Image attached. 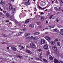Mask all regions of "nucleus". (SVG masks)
<instances>
[{"mask_svg": "<svg viewBox=\"0 0 63 63\" xmlns=\"http://www.w3.org/2000/svg\"><path fill=\"white\" fill-rule=\"evenodd\" d=\"M52 48L53 50H55V51L54 53L55 54H57V53L59 52V51L57 50V47L56 46H53L52 47Z\"/></svg>", "mask_w": 63, "mask_h": 63, "instance_id": "f257e3e1", "label": "nucleus"}, {"mask_svg": "<svg viewBox=\"0 0 63 63\" xmlns=\"http://www.w3.org/2000/svg\"><path fill=\"white\" fill-rule=\"evenodd\" d=\"M32 3H33L31 1L28 0L27 2H25V3H24V5L27 6L28 5H31Z\"/></svg>", "mask_w": 63, "mask_h": 63, "instance_id": "f03ea898", "label": "nucleus"}, {"mask_svg": "<svg viewBox=\"0 0 63 63\" xmlns=\"http://www.w3.org/2000/svg\"><path fill=\"white\" fill-rule=\"evenodd\" d=\"M30 47L32 48H33L35 47V45L33 42L31 43L30 44Z\"/></svg>", "mask_w": 63, "mask_h": 63, "instance_id": "7ed1b4c3", "label": "nucleus"}, {"mask_svg": "<svg viewBox=\"0 0 63 63\" xmlns=\"http://www.w3.org/2000/svg\"><path fill=\"white\" fill-rule=\"evenodd\" d=\"M40 5L42 6H44L46 5V3L42 1L40 2Z\"/></svg>", "mask_w": 63, "mask_h": 63, "instance_id": "20e7f679", "label": "nucleus"}, {"mask_svg": "<svg viewBox=\"0 0 63 63\" xmlns=\"http://www.w3.org/2000/svg\"><path fill=\"white\" fill-rule=\"evenodd\" d=\"M45 43V41L44 39H42L40 40V43L41 45Z\"/></svg>", "mask_w": 63, "mask_h": 63, "instance_id": "39448f33", "label": "nucleus"}, {"mask_svg": "<svg viewBox=\"0 0 63 63\" xmlns=\"http://www.w3.org/2000/svg\"><path fill=\"white\" fill-rule=\"evenodd\" d=\"M44 48L45 50L47 49H48V46L47 44L45 45L44 47Z\"/></svg>", "mask_w": 63, "mask_h": 63, "instance_id": "423d86ee", "label": "nucleus"}, {"mask_svg": "<svg viewBox=\"0 0 63 63\" xmlns=\"http://www.w3.org/2000/svg\"><path fill=\"white\" fill-rule=\"evenodd\" d=\"M6 16H7L8 17H10V16H11L10 15V14L8 13H7L6 14Z\"/></svg>", "mask_w": 63, "mask_h": 63, "instance_id": "0eeeda50", "label": "nucleus"}, {"mask_svg": "<svg viewBox=\"0 0 63 63\" xmlns=\"http://www.w3.org/2000/svg\"><path fill=\"white\" fill-rule=\"evenodd\" d=\"M38 7H39V9H43V10H44L45 9H46V7H45V8H42L40 6H39V5H38Z\"/></svg>", "mask_w": 63, "mask_h": 63, "instance_id": "6e6552de", "label": "nucleus"}, {"mask_svg": "<svg viewBox=\"0 0 63 63\" xmlns=\"http://www.w3.org/2000/svg\"><path fill=\"white\" fill-rule=\"evenodd\" d=\"M34 26V24H32L30 25L29 27L30 28H33V27Z\"/></svg>", "mask_w": 63, "mask_h": 63, "instance_id": "1a4fd4ad", "label": "nucleus"}, {"mask_svg": "<svg viewBox=\"0 0 63 63\" xmlns=\"http://www.w3.org/2000/svg\"><path fill=\"white\" fill-rule=\"evenodd\" d=\"M45 39L47 41H49L50 40V38L48 36H46L45 37Z\"/></svg>", "mask_w": 63, "mask_h": 63, "instance_id": "9d476101", "label": "nucleus"}, {"mask_svg": "<svg viewBox=\"0 0 63 63\" xmlns=\"http://www.w3.org/2000/svg\"><path fill=\"white\" fill-rule=\"evenodd\" d=\"M39 32H35L34 33V36H36V35H38L39 34H40V33H39Z\"/></svg>", "mask_w": 63, "mask_h": 63, "instance_id": "9b49d317", "label": "nucleus"}, {"mask_svg": "<svg viewBox=\"0 0 63 63\" xmlns=\"http://www.w3.org/2000/svg\"><path fill=\"white\" fill-rule=\"evenodd\" d=\"M1 36L4 37H7V35L6 34H5L4 33H2L1 34Z\"/></svg>", "mask_w": 63, "mask_h": 63, "instance_id": "f8f14e48", "label": "nucleus"}, {"mask_svg": "<svg viewBox=\"0 0 63 63\" xmlns=\"http://www.w3.org/2000/svg\"><path fill=\"white\" fill-rule=\"evenodd\" d=\"M55 63H59L58 60L57 59H54V62Z\"/></svg>", "mask_w": 63, "mask_h": 63, "instance_id": "ddd939ff", "label": "nucleus"}, {"mask_svg": "<svg viewBox=\"0 0 63 63\" xmlns=\"http://www.w3.org/2000/svg\"><path fill=\"white\" fill-rule=\"evenodd\" d=\"M12 49L14 51H16V48L14 47H12Z\"/></svg>", "mask_w": 63, "mask_h": 63, "instance_id": "4468645a", "label": "nucleus"}, {"mask_svg": "<svg viewBox=\"0 0 63 63\" xmlns=\"http://www.w3.org/2000/svg\"><path fill=\"white\" fill-rule=\"evenodd\" d=\"M22 34H23V33H22V32L19 33L18 34H16V36H18L21 35Z\"/></svg>", "mask_w": 63, "mask_h": 63, "instance_id": "2eb2a0df", "label": "nucleus"}, {"mask_svg": "<svg viewBox=\"0 0 63 63\" xmlns=\"http://www.w3.org/2000/svg\"><path fill=\"white\" fill-rule=\"evenodd\" d=\"M57 29H55L53 30V32L55 33L57 32Z\"/></svg>", "mask_w": 63, "mask_h": 63, "instance_id": "dca6fc26", "label": "nucleus"}, {"mask_svg": "<svg viewBox=\"0 0 63 63\" xmlns=\"http://www.w3.org/2000/svg\"><path fill=\"white\" fill-rule=\"evenodd\" d=\"M49 59L50 60H52L53 59V58L51 56H49Z\"/></svg>", "mask_w": 63, "mask_h": 63, "instance_id": "f3484780", "label": "nucleus"}, {"mask_svg": "<svg viewBox=\"0 0 63 63\" xmlns=\"http://www.w3.org/2000/svg\"><path fill=\"white\" fill-rule=\"evenodd\" d=\"M42 53H41L40 54V56H39V58H40V59H42V57L41 56L42 55Z\"/></svg>", "mask_w": 63, "mask_h": 63, "instance_id": "a211bd4d", "label": "nucleus"}, {"mask_svg": "<svg viewBox=\"0 0 63 63\" xmlns=\"http://www.w3.org/2000/svg\"><path fill=\"white\" fill-rule=\"evenodd\" d=\"M17 58L20 59H22V57L21 56H20L19 55L17 56Z\"/></svg>", "mask_w": 63, "mask_h": 63, "instance_id": "6ab92c4d", "label": "nucleus"}, {"mask_svg": "<svg viewBox=\"0 0 63 63\" xmlns=\"http://www.w3.org/2000/svg\"><path fill=\"white\" fill-rule=\"evenodd\" d=\"M51 44L52 45H53L55 44V42L54 41H51Z\"/></svg>", "mask_w": 63, "mask_h": 63, "instance_id": "aec40b11", "label": "nucleus"}, {"mask_svg": "<svg viewBox=\"0 0 63 63\" xmlns=\"http://www.w3.org/2000/svg\"><path fill=\"white\" fill-rule=\"evenodd\" d=\"M9 8L10 10H12L13 9V6L11 5H10L9 7Z\"/></svg>", "mask_w": 63, "mask_h": 63, "instance_id": "412c9836", "label": "nucleus"}, {"mask_svg": "<svg viewBox=\"0 0 63 63\" xmlns=\"http://www.w3.org/2000/svg\"><path fill=\"white\" fill-rule=\"evenodd\" d=\"M40 19L42 21L44 20V17L43 16H41Z\"/></svg>", "mask_w": 63, "mask_h": 63, "instance_id": "4be33fe9", "label": "nucleus"}, {"mask_svg": "<svg viewBox=\"0 0 63 63\" xmlns=\"http://www.w3.org/2000/svg\"><path fill=\"white\" fill-rule=\"evenodd\" d=\"M26 52L28 53H31V51L29 50H26Z\"/></svg>", "mask_w": 63, "mask_h": 63, "instance_id": "5701e85b", "label": "nucleus"}, {"mask_svg": "<svg viewBox=\"0 0 63 63\" xmlns=\"http://www.w3.org/2000/svg\"><path fill=\"white\" fill-rule=\"evenodd\" d=\"M29 35H30V33H26L25 34V36L26 37L28 36Z\"/></svg>", "mask_w": 63, "mask_h": 63, "instance_id": "b1692460", "label": "nucleus"}, {"mask_svg": "<svg viewBox=\"0 0 63 63\" xmlns=\"http://www.w3.org/2000/svg\"><path fill=\"white\" fill-rule=\"evenodd\" d=\"M30 21L29 20H26V21H25V23L27 24Z\"/></svg>", "mask_w": 63, "mask_h": 63, "instance_id": "393cba45", "label": "nucleus"}, {"mask_svg": "<svg viewBox=\"0 0 63 63\" xmlns=\"http://www.w3.org/2000/svg\"><path fill=\"white\" fill-rule=\"evenodd\" d=\"M60 43L59 42H58L57 43V45L58 46H60Z\"/></svg>", "mask_w": 63, "mask_h": 63, "instance_id": "a878e982", "label": "nucleus"}, {"mask_svg": "<svg viewBox=\"0 0 63 63\" xmlns=\"http://www.w3.org/2000/svg\"><path fill=\"white\" fill-rule=\"evenodd\" d=\"M43 61H44V62H45V63H47V60H46V59H43Z\"/></svg>", "mask_w": 63, "mask_h": 63, "instance_id": "bb28decb", "label": "nucleus"}, {"mask_svg": "<svg viewBox=\"0 0 63 63\" xmlns=\"http://www.w3.org/2000/svg\"><path fill=\"white\" fill-rule=\"evenodd\" d=\"M57 27L59 28H60L61 27H63L62 26L60 25H58L57 26Z\"/></svg>", "mask_w": 63, "mask_h": 63, "instance_id": "cd10ccee", "label": "nucleus"}, {"mask_svg": "<svg viewBox=\"0 0 63 63\" xmlns=\"http://www.w3.org/2000/svg\"><path fill=\"white\" fill-rule=\"evenodd\" d=\"M15 9L14 8L12 10V13H14V11H15Z\"/></svg>", "mask_w": 63, "mask_h": 63, "instance_id": "c85d7f7f", "label": "nucleus"}, {"mask_svg": "<svg viewBox=\"0 0 63 63\" xmlns=\"http://www.w3.org/2000/svg\"><path fill=\"white\" fill-rule=\"evenodd\" d=\"M47 55H49L50 54V53H49V51H47Z\"/></svg>", "mask_w": 63, "mask_h": 63, "instance_id": "c756f323", "label": "nucleus"}, {"mask_svg": "<svg viewBox=\"0 0 63 63\" xmlns=\"http://www.w3.org/2000/svg\"><path fill=\"white\" fill-rule=\"evenodd\" d=\"M35 59L37 60H40V59H39V58H35Z\"/></svg>", "mask_w": 63, "mask_h": 63, "instance_id": "7c9ffc66", "label": "nucleus"}, {"mask_svg": "<svg viewBox=\"0 0 63 63\" xmlns=\"http://www.w3.org/2000/svg\"><path fill=\"white\" fill-rule=\"evenodd\" d=\"M37 25H39L41 24V22H37Z\"/></svg>", "mask_w": 63, "mask_h": 63, "instance_id": "2f4dec72", "label": "nucleus"}, {"mask_svg": "<svg viewBox=\"0 0 63 63\" xmlns=\"http://www.w3.org/2000/svg\"><path fill=\"white\" fill-rule=\"evenodd\" d=\"M3 12L4 14H5L6 13V11H3Z\"/></svg>", "mask_w": 63, "mask_h": 63, "instance_id": "473e14b6", "label": "nucleus"}, {"mask_svg": "<svg viewBox=\"0 0 63 63\" xmlns=\"http://www.w3.org/2000/svg\"><path fill=\"white\" fill-rule=\"evenodd\" d=\"M52 16H53V15H51V16H50L49 17V19H51V18L52 17Z\"/></svg>", "mask_w": 63, "mask_h": 63, "instance_id": "72a5a7b5", "label": "nucleus"}, {"mask_svg": "<svg viewBox=\"0 0 63 63\" xmlns=\"http://www.w3.org/2000/svg\"><path fill=\"white\" fill-rule=\"evenodd\" d=\"M34 39L35 40H36L38 39V38L37 37H34Z\"/></svg>", "mask_w": 63, "mask_h": 63, "instance_id": "f704fd0d", "label": "nucleus"}, {"mask_svg": "<svg viewBox=\"0 0 63 63\" xmlns=\"http://www.w3.org/2000/svg\"><path fill=\"white\" fill-rule=\"evenodd\" d=\"M3 0H1L0 2V4H2V1H3Z\"/></svg>", "mask_w": 63, "mask_h": 63, "instance_id": "c9c22d12", "label": "nucleus"}, {"mask_svg": "<svg viewBox=\"0 0 63 63\" xmlns=\"http://www.w3.org/2000/svg\"><path fill=\"white\" fill-rule=\"evenodd\" d=\"M43 27L42 26H39V28L41 29V28H42Z\"/></svg>", "mask_w": 63, "mask_h": 63, "instance_id": "e433bc0d", "label": "nucleus"}, {"mask_svg": "<svg viewBox=\"0 0 63 63\" xmlns=\"http://www.w3.org/2000/svg\"><path fill=\"white\" fill-rule=\"evenodd\" d=\"M54 9L55 10H58V8H57L56 7H54Z\"/></svg>", "mask_w": 63, "mask_h": 63, "instance_id": "4c0bfd02", "label": "nucleus"}, {"mask_svg": "<svg viewBox=\"0 0 63 63\" xmlns=\"http://www.w3.org/2000/svg\"><path fill=\"white\" fill-rule=\"evenodd\" d=\"M49 27H50L51 28H50V29L53 28H54V26H51Z\"/></svg>", "mask_w": 63, "mask_h": 63, "instance_id": "58836bf2", "label": "nucleus"}, {"mask_svg": "<svg viewBox=\"0 0 63 63\" xmlns=\"http://www.w3.org/2000/svg\"><path fill=\"white\" fill-rule=\"evenodd\" d=\"M1 44H5V42H1Z\"/></svg>", "mask_w": 63, "mask_h": 63, "instance_id": "ea45409f", "label": "nucleus"}, {"mask_svg": "<svg viewBox=\"0 0 63 63\" xmlns=\"http://www.w3.org/2000/svg\"><path fill=\"white\" fill-rule=\"evenodd\" d=\"M3 14L2 12H0V16L2 15Z\"/></svg>", "mask_w": 63, "mask_h": 63, "instance_id": "a19ab883", "label": "nucleus"}, {"mask_svg": "<svg viewBox=\"0 0 63 63\" xmlns=\"http://www.w3.org/2000/svg\"><path fill=\"white\" fill-rule=\"evenodd\" d=\"M12 16H9V17H10V18L11 19H12Z\"/></svg>", "mask_w": 63, "mask_h": 63, "instance_id": "79ce46f5", "label": "nucleus"}, {"mask_svg": "<svg viewBox=\"0 0 63 63\" xmlns=\"http://www.w3.org/2000/svg\"><path fill=\"white\" fill-rule=\"evenodd\" d=\"M34 10H34V11H35L36 12L37 11V9L36 8H35L34 9Z\"/></svg>", "mask_w": 63, "mask_h": 63, "instance_id": "37998d69", "label": "nucleus"}, {"mask_svg": "<svg viewBox=\"0 0 63 63\" xmlns=\"http://www.w3.org/2000/svg\"><path fill=\"white\" fill-rule=\"evenodd\" d=\"M38 51L39 52L41 51H42V49H39V50H38Z\"/></svg>", "mask_w": 63, "mask_h": 63, "instance_id": "c03bdc74", "label": "nucleus"}, {"mask_svg": "<svg viewBox=\"0 0 63 63\" xmlns=\"http://www.w3.org/2000/svg\"><path fill=\"white\" fill-rule=\"evenodd\" d=\"M59 33L60 34L62 35H63V33H62V32H59Z\"/></svg>", "mask_w": 63, "mask_h": 63, "instance_id": "a18cd8bd", "label": "nucleus"}, {"mask_svg": "<svg viewBox=\"0 0 63 63\" xmlns=\"http://www.w3.org/2000/svg\"><path fill=\"white\" fill-rule=\"evenodd\" d=\"M26 39H30V36L27 37L26 38Z\"/></svg>", "mask_w": 63, "mask_h": 63, "instance_id": "49530a36", "label": "nucleus"}, {"mask_svg": "<svg viewBox=\"0 0 63 63\" xmlns=\"http://www.w3.org/2000/svg\"><path fill=\"white\" fill-rule=\"evenodd\" d=\"M32 20V18H29V19H28L27 20H29V21H30V20Z\"/></svg>", "mask_w": 63, "mask_h": 63, "instance_id": "de8ad7c7", "label": "nucleus"}, {"mask_svg": "<svg viewBox=\"0 0 63 63\" xmlns=\"http://www.w3.org/2000/svg\"><path fill=\"white\" fill-rule=\"evenodd\" d=\"M61 32H63V29H61Z\"/></svg>", "mask_w": 63, "mask_h": 63, "instance_id": "09e8293b", "label": "nucleus"}, {"mask_svg": "<svg viewBox=\"0 0 63 63\" xmlns=\"http://www.w3.org/2000/svg\"><path fill=\"white\" fill-rule=\"evenodd\" d=\"M55 3L58 4V1H57V0H56V1H55Z\"/></svg>", "mask_w": 63, "mask_h": 63, "instance_id": "8fccbe9b", "label": "nucleus"}, {"mask_svg": "<svg viewBox=\"0 0 63 63\" xmlns=\"http://www.w3.org/2000/svg\"><path fill=\"white\" fill-rule=\"evenodd\" d=\"M40 14L41 15H43V14H44V13H43V12H41V13H40Z\"/></svg>", "mask_w": 63, "mask_h": 63, "instance_id": "3c124183", "label": "nucleus"}, {"mask_svg": "<svg viewBox=\"0 0 63 63\" xmlns=\"http://www.w3.org/2000/svg\"><path fill=\"white\" fill-rule=\"evenodd\" d=\"M0 10L1 11H2L3 10V9H2L0 7Z\"/></svg>", "mask_w": 63, "mask_h": 63, "instance_id": "603ef678", "label": "nucleus"}, {"mask_svg": "<svg viewBox=\"0 0 63 63\" xmlns=\"http://www.w3.org/2000/svg\"><path fill=\"white\" fill-rule=\"evenodd\" d=\"M61 3H63V1L62 2V0H61Z\"/></svg>", "mask_w": 63, "mask_h": 63, "instance_id": "864d4df0", "label": "nucleus"}, {"mask_svg": "<svg viewBox=\"0 0 63 63\" xmlns=\"http://www.w3.org/2000/svg\"><path fill=\"white\" fill-rule=\"evenodd\" d=\"M21 48H22L23 49H24V47H23V46H22L21 47Z\"/></svg>", "mask_w": 63, "mask_h": 63, "instance_id": "5fc2aeb1", "label": "nucleus"}, {"mask_svg": "<svg viewBox=\"0 0 63 63\" xmlns=\"http://www.w3.org/2000/svg\"><path fill=\"white\" fill-rule=\"evenodd\" d=\"M33 38V36H32L30 37V38Z\"/></svg>", "mask_w": 63, "mask_h": 63, "instance_id": "6e6d98bb", "label": "nucleus"}, {"mask_svg": "<svg viewBox=\"0 0 63 63\" xmlns=\"http://www.w3.org/2000/svg\"><path fill=\"white\" fill-rule=\"evenodd\" d=\"M55 41H59V39H55Z\"/></svg>", "mask_w": 63, "mask_h": 63, "instance_id": "4d7b16f0", "label": "nucleus"}, {"mask_svg": "<svg viewBox=\"0 0 63 63\" xmlns=\"http://www.w3.org/2000/svg\"><path fill=\"white\" fill-rule=\"evenodd\" d=\"M46 23H47V24L48 23V21L47 20L46 21Z\"/></svg>", "mask_w": 63, "mask_h": 63, "instance_id": "13d9d810", "label": "nucleus"}, {"mask_svg": "<svg viewBox=\"0 0 63 63\" xmlns=\"http://www.w3.org/2000/svg\"><path fill=\"white\" fill-rule=\"evenodd\" d=\"M21 45H19V47H21Z\"/></svg>", "mask_w": 63, "mask_h": 63, "instance_id": "bf43d9fd", "label": "nucleus"}, {"mask_svg": "<svg viewBox=\"0 0 63 63\" xmlns=\"http://www.w3.org/2000/svg\"><path fill=\"white\" fill-rule=\"evenodd\" d=\"M45 33L46 34H48V32H45Z\"/></svg>", "mask_w": 63, "mask_h": 63, "instance_id": "052dcab7", "label": "nucleus"}, {"mask_svg": "<svg viewBox=\"0 0 63 63\" xmlns=\"http://www.w3.org/2000/svg\"><path fill=\"white\" fill-rule=\"evenodd\" d=\"M9 49V47H7V49Z\"/></svg>", "mask_w": 63, "mask_h": 63, "instance_id": "680f3d73", "label": "nucleus"}, {"mask_svg": "<svg viewBox=\"0 0 63 63\" xmlns=\"http://www.w3.org/2000/svg\"><path fill=\"white\" fill-rule=\"evenodd\" d=\"M54 1V0L52 1V4L53 3Z\"/></svg>", "mask_w": 63, "mask_h": 63, "instance_id": "e2e57ef3", "label": "nucleus"}, {"mask_svg": "<svg viewBox=\"0 0 63 63\" xmlns=\"http://www.w3.org/2000/svg\"><path fill=\"white\" fill-rule=\"evenodd\" d=\"M59 9H60V10H61V7H60L59 8Z\"/></svg>", "mask_w": 63, "mask_h": 63, "instance_id": "0e129e2a", "label": "nucleus"}, {"mask_svg": "<svg viewBox=\"0 0 63 63\" xmlns=\"http://www.w3.org/2000/svg\"><path fill=\"white\" fill-rule=\"evenodd\" d=\"M57 22H59V20H56Z\"/></svg>", "mask_w": 63, "mask_h": 63, "instance_id": "69168bd1", "label": "nucleus"}, {"mask_svg": "<svg viewBox=\"0 0 63 63\" xmlns=\"http://www.w3.org/2000/svg\"><path fill=\"white\" fill-rule=\"evenodd\" d=\"M8 20H6V22H7V23H8Z\"/></svg>", "mask_w": 63, "mask_h": 63, "instance_id": "338daca9", "label": "nucleus"}, {"mask_svg": "<svg viewBox=\"0 0 63 63\" xmlns=\"http://www.w3.org/2000/svg\"><path fill=\"white\" fill-rule=\"evenodd\" d=\"M38 60L40 61H42V60H41V59H40V60Z\"/></svg>", "mask_w": 63, "mask_h": 63, "instance_id": "774afa93", "label": "nucleus"}]
</instances>
